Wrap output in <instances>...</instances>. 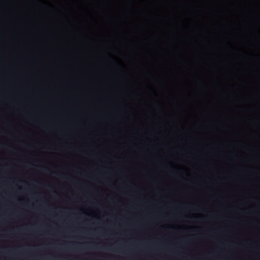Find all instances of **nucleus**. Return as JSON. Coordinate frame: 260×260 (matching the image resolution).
<instances>
[{
  "instance_id": "1",
  "label": "nucleus",
  "mask_w": 260,
  "mask_h": 260,
  "mask_svg": "<svg viewBox=\"0 0 260 260\" xmlns=\"http://www.w3.org/2000/svg\"><path fill=\"white\" fill-rule=\"evenodd\" d=\"M41 168L43 169V170H44L45 168L44 167H41Z\"/></svg>"
}]
</instances>
